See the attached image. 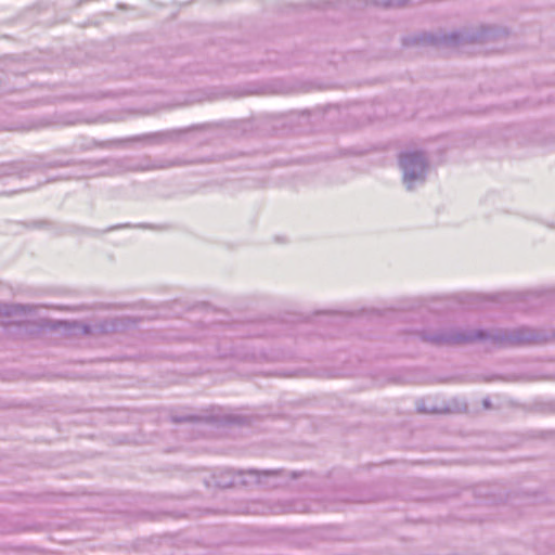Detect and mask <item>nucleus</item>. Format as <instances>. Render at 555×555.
<instances>
[{"label": "nucleus", "instance_id": "1", "mask_svg": "<svg viewBox=\"0 0 555 555\" xmlns=\"http://www.w3.org/2000/svg\"><path fill=\"white\" fill-rule=\"evenodd\" d=\"M503 34L505 31L496 27L480 25L450 34L421 33L411 35L404 37L402 43L405 47H437L463 51L466 46L489 42Z\"/></svg>", "mask_w": 555, "mask_h": 555}, {"label": "nucleus", "instance_id": "2", "mask_svg": "<svg viewBox=\"0 0 555 555\" xmlns=\"http://www.w3.org/2000/svg\"><path fill=\"white\" fill-rule=\"evenodd\" d=\"M410 0H366V4L382 9L403 8Z\"/></svg>", "mask_w": 555, "mask_h": 555}, {"label": "nucleus", "instance_id": "3", "mask_svg": "<svg viewBox=\"0 0 555 555\" xmlns=\"http://www.w3.org/2000/svg\"><path fill=\"white\" fill-rule=\"evenodd\" d=\"M408 160H409V156H404L402 157V164L405 166L408 164Z\"/></svg>", "mask_w": 555, "mask_h": 555}]
</instances>
